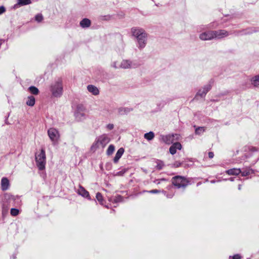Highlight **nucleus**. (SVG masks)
Wrapping results in <instances>:
<instances>
[{
  "label": "nucleus",
  "instance_id": "nucleus-1",
  "mask_svg": "<svg viewBox=\"0 0 259 259\" xmlns=\"http://www.w3.org/2000/svg\"><path fill=\"white\" fill-rule=\"evenodd\" d=\"M132 35L136 38L137 47L142 50L144 49L147 42L148 35L145 30L140 27H133L131 29Z\"/></svg>",
  "mask_w": 259,
  "mask_h": 259
},
{
  "label": "nucleus",
  "instance_id": "nucleus-2",
  "mask_svg": "<svg viewBox=\"0 0 259 259\" xmlns=\"http://www.w3.org/2000/svg\"><path fill=\"white\" fill-rule=\"evenodd\" d=\"M50 91L54 97H60L63 94L62 80L58 78L50 86Z\"/></svg>",
  "mask_w": 259,
  "mask_h": 259
},
{
  "label": "nucleus",
  "instance_id": "nucleus-3",
  "mask_svg": "<svg viewBox=\"0 0 259 259\" xmlns=\"http://www.w3.org/2000/svg\"><path fill=\"white\" fill-rule=\"evenodd\" d=\"M110 142V138L107 135L103 134L98 137L91 147L92 150L99 148H104Z\"/></svg>",
  "mask_w": 259,
  "mask_h": 259
},
{
  "label": "nucleus",
  "instance_id": "nucleus-4",
  "mask_svg": "<svg viewBox=\"0 0 259 259\" xmlns=\"http://www.w3.org/2000/svg\"><path fill=\"white\" fill-rule=\"evenodd\" d=\"M35 161L39 170L45 169L46 164V156L44 149H41L39 153H35Z\"/></svg>",
  "mask_w": 259,
  "mask_h": 259
},
{
  "label": "nucleus",
  "instance_id": "nucleus-5",
  "mask_svg": "<svg viewBox=\"0 0 259 259\" xmlns=\"http://www.w3.org/2000/svg\"><path fill=\"white\" fill-rule=\"evenodd\" d=\"M48 135L53 145H56L58 144L60 135L57 129L54 127L49 128L48 130Z\"/></svg>",
  "mask_w": 259,
  "mask_h": 259
},
{
  "label": "nucleus",
  "instance_id": "nucleus-6",
  "mask_svg": "<svg viewBox=\"0 0 259 259\" xmlns=\"http://www.w3.org/2000/svg\"><path fill=\"white\" fill-rule=\"evenodd\" d=\"M172 182L173 185L178 188H185L189 183L186 178L179 176L174 177Z\"/></svg>",
  "mask_w": 259,
  "mask_h": 259
},
{
  "label": "nucleus",
  "instance_id": "nucleus-7",
  "mask_svg": "<svg viewBox=\"0 0 259 259\" xmlns=\"http://www.w3.org/2000/svg\"><path fill=\"white\" fill-rule=\"evenodd\" d=\"M213 81L211 80L197 92L196 96L203 98L205 96L207 92L211 89Z\"/></svg>",
  "mask_w": 259,
  "mask_h": 259
},
{
  "label": "nucleus",
  "instance_id": "nucleus-8",
  "mask_svg": "<svg viewBox=\"0 0 259 259\" xmlns=\"http://www.w3.org/2000/svg\"><path fill=\"white\" fill-rule=\"evenodd\" d=\"M138 66L137 64L128 60H123L119 65V67L122 69L135 68Z\"/></svg>",
  "mask_w": 259,
  "mask_h": 259
},
{
  "label": "nucleus",
  "instance_id": "nucleus-9",
  "mask_svg": "<svg viewBox=\"0 0 259 259\" xmlns=\"http://www.w3.org/2000/svg\"><path fill=\"white\" fill-rule=\"evenodd\" d=\"M199 38L202 40H209L213 38V31H205L200 34Z\"/></svg>",
  "mask_w": 259,
  "mask_h": 259
},
{
  "label": "nucleus",
  "instance_id": "nucleus-10",
  "mask_svg": "<svg viewBox=\"0 0 259 259\" xmlns=\"http://www.w3.org/2000/svg\"><path fill=\"white\" fill-rule=\"evenodd\" d=\"M213 31V38L221 39L228 36L229 33L225 30H219Z\"/></svg>",
  "mask_w": 259,
  "mask_h": 259
},
{
  "label": "nucleus",
  "instance_id": "nucleus-11",
  "mask_svg": "<svg viewBox=\"0 0 259 259\" xmlns=\"http://www.w3.org/2000/svg\"><path fill=\"white\" fill-rule=\"evenodd\" d=\"M182 148V145L179 142H176L169 148V152L171 154L174 155L176 153L177 150H181Z\"/></svg>",
  "mask_w": 259,
  "mask_h": 259
},
{
  "label": "nucleus",
  "instance_id": "nucleus-12",
  "mask_svg": "<svg viewBox=\"0 0 259 259\" xmlns=\"http://www.w3.org/2000/svg\"><path fill=\"white\" fill-rule=\"evenodd\" d=\"M174 135H168L163 136L162 137V141L166 144L169 145L172 143L175 140H178L179 139H174Z\"/></svg>",
  "mask_w": 259,
  "mask_h": 259
},
{
  "label": "nucleus",
  "instance_id": "nucleus-13",
  "mask_svg": "<svg viewBox=\"0 0 259 259\" xmlns=\"http://www.w3.org/2000/svg\"><path fill=\"white\" fill-rule=\"evenodd\" d=\"M77 192L79 195L82 196V197L87 198L89 200L91 199L89 193L82 186H79Z\"/></svg>",
  "mask_w": 259,
  "mask_h": 259
},
{
  "label": "nucleus",
  "instance_id": "nucleus-14",
  "mask_svg": "<svg viewBox=\"0 0 259 259\" xmlns=\"http://www.w3.org/2000/svg\"><path fill=\"white\" fill-rule=\"evenodd\" d=\"M1 189L3 191L7 190L10 187V182L9 180L5 177H4L1 180Z\"/></svg>",
  "mask_w": 259,
  "mask_h": 259
},
{
  "label": "nucleus",
  "instance_id": "nucleus-15",
  "mask_svg": "<svg viewBox=\"0 0 259 259\" xmlns=\"http://www.w3.org/2000/svg\"><path fill=\"white\" fill-rule=\"evenodd\" d=\"M74 115L76 119L78 121H82L86 118L85 113L82 111H79V109L75 112Z\"/></svg>",
  "mask_w": 259,
  "mask_h": 259
},
{
  "label": "nucleus",
  "instance_id": "nucleus-16",
  "mask_svg": "<svg viewBox=\"0 0 259 259\" xmlns=\"http://www.w3.org/2000/svg\"><path fill=\"white\" fill-rule=\"evenodd\" d=\"M88 91L94 95H98L99 94L98 89L94 85H88L87 87Z\"/></svg>",
  "mask_w": 259,
  "mask_h": 259
},
{
  "label": "nucleus",
  "instance_id": "nucleus-17",
  "mask_svg": "<svg viewBox=\"0 0 259 259\" xmlns=\"http://www.w3.org/2000/svg\"><path fill=\"white\" fill-rule=\"evenodd\" d=\"M124 152V150L123 148H120L117 150L113 159V161L115 163H117L119 159L123 155Z\"/></svg>",
  "mask_w": 259,
  "mask_h": 259
},
{
  "label": "nucleus",
  "instance_id": "nucleus-18",
  "mask_svg": "<svg viewBox=\"0 0 259 259\" xmlns=\"http://www.w3.org/2000/svg\"><path fill=\"white\" fill-rule=\"evenodd\" d=\"M226 173L229 175H238L241 173V170L240 168H232L226 170Z\"/></svg>",
  "mask_w": 259,
  "mask_h": 259
},
{
  "label": "nucleus",
  "instance_id": "nucleus-19",
  "mask_svg": "<svg viewBox=\"0 0 259 259\" xmlns=\"http://www.w3.org/2000/svg\"><path fill=\"white\" fill-rule=\"evenodd\" d=\"M91 23V21L89 19L84 18L80 22V25L82 28H87L90 26Z\"/></svg>",
  "mask_w": 259,
  "mask_h": 259
},
{
  "label": "nucleus",
  "instance_id": "nucleus-20",
  "mask_svg": "<svg viewBox=\"0 0 259 259\" xmlns=\"http://www.w3.org/2000/svg\"><path fill=\"white\" fill-rule=\"evenodd\" d=\"M30 0H17V3L15 5V7L17 8L18 6H22L27 5L31 4Z\"/></svg>",
  "mask_w": 259,
  "mask_h": 259
},
{
  "label": "nucleus",
  "instance_id": "nucleus-21",
  "mask_svg": "<svg viewBox=\"0 0 259 259\" xmlns=\"http://www.w3.org/2000/svg\"><path fill=\"white\" fill-rule=\"evenodd\" d=\"M35 100L33 96H30L28 97L26 104L29 106H33L35 104Z\"/></svg>",
  "mask_w": 259,
  "mask_h": 259
},
{
  "label": "nucleus",
  "instance_id": "nucleus-22",
  "mask_svg": "<svg viewBox=\"0 0 259 259\" xmlns=\"http://www.w3.org/2000/svg\"><path fill=\"white\" fill-rule=\"evenodd\" d=\"M251 84L256 87H259V74L253 77L251 79Z\"/></svg>",
  "mask_w": 259,
  "mask_h": 259
},
{
  "label": "nucleus",
  "instance_id": "nucleus-23",
  "mask_svg": "<svg viewBox=\"0 0 259 259\" xmlns=\"http://www.w3.org/2000/svg\"><path fill=\"white\" fill-rule=\"evenodd\" d=\"M28 90L32 94L34 95H37L39 93L38 89L34 86H31L29 87Z\"/></svg>",
  "mask_w": 259,
  "mask_h": 259
},
{
  "label": "nucleus",
  "instance_id": "nucleus-24",
  "mask_svg": "<svg viewBox=\"0 0 259 259\" xmlns=\"http://www.w3.org/2000/svg\"><path fill=\"white\" fill-rule=\"evenodd\" d=\"M144 138L148 141L152 140L154 137V134L153 132L146 133L144 136Z\"/></svg>",
  "mask_w": 259,
  "mask_h": 259
},
{
  "label": "nucleus",
  "instance_id": "nucleus-25",
  "mask_svg": "<svg viewBox=\"0 0 259 259\" xmlns=\"http://www.w3.org/2000/svg\"><path fill=\"white\" fill-rule=\"evenodd\" d=\"M253 172V170L250 168H246L243 171H241V175L243 177L248 176Z\"/></svg>",
  "mask_w": 259,
  "mask_h": 259
},
{
  "label": "nucleus",
  "instance_id": "nucleus-26",
  "mask_svg": "<svg viewBox=\"0 0 259 259\" xmlns=\"http://www.w3.org/2000/svg\"><path fill=\"white\" fill-rule=\"evenodd\" d=\"M109 200L111 202H112L113 203H117V202L122 201L123 198L121 196L118 195V196H115L113 199L111 198H110L109 199Z\"/></svg>",
  "mask_w": 259,
  "mask_h": 259
},
{
  "label": "nucleus",
  "instance_id": "nucleus-27",
  "mask_svg": "<svg viewBox=\"0 0 259 259\" xmlns=\"http://www.w3.org/2000/svg\"><path fill=\"white\" fill-rule=\"evenodd\" d=\"M155 162L156 163V167L157 169H161L163 168V167L164 166V164L163 162L160 160H156L155 161Z\"/></svg>",
  "mask_w": 259,
  "mask_h": 259
},
{
  "label": "nucleus",
  "instance_id": "nucleus-28",
  "mask_svg": "<svg viewBox=\"0 0 259 259\" xmlns=\"http://www.w3.org/2000/svg\"><path fill=\"white\" fill-rule=\"evenodd\" d=\"M96 199L98 200V201L100 202V203L101 205L104 204L103 196L100 193L98 192L96 194Z\"/></svg>",
  "mask_w": 259,
  "mask_h": 259
},
{
  "label": "nucleus",
  "instance_id": "nucleus-29",
  "mask_svg": "<svg viewBox=\"0 0 259 259\" xmlns=\"http://www.w3.org/2000/svg\"><path fill=\"white\" fill-rule=\"evenodd\" d=\"M115 148L113 145H109L107 150V154L108 155L112 154Z\"/></svg>",
  "mask_w": 259,
  "mask_h": 259
},
{
  "label": "nucleus",
  "instance_id": "nucleus-30",
  "mask_svg": "<svg viewBox=\"0 0 259 259\" xmlns=\"http://www.w3.org/2000/svg\"><path fill=\"white\" fill-rule=\"evenodd\" d=\"M205 129L204 127H198L195 130V134L197 135H201L203 133Z\"/></svg>",
  "mask_w": 259,
  "mask_h": 259
},
{
  "label": "nucleus",
  "instance_id": "nucleus-31",
  "mask_svg": "<svg viewBox=\"0 0 259 259\" xmlns=\"http://www.w3.org/2000/svg\"><path fill=\"white\" fill-rule=\"evenodd\" d=\"M130 111V109L128 108H120L118 109V112L120 114H124L128 113Z\"/></svg>",
  "mask_w": 259,
  "mask_h": 259
},
{
  "label": "nucleus",
  "instance_id": "nucleus-32",
  "mask_svg": "<svg viewBox=\"0 0 259 259\" xmlns=\"http://www.w3.org/2000/svg\"><path fill=\"white\" fill-rule=\"evenodd\" d=\"M256 30L252 29H248L240 32L241 34H248L251 33L253 32H256Z\"/></svg>",
  "mask_w": 259,
  "mask_h": 259
},
{
  "label": "nucleus",
  "instance_id": "nucleus-33",
  "mask_svg": "<svg viewBox=\"0 0 259 259\" xmlns=\"http://www.w3.org/2000/svg\"><path fill=\"white\" fill-rule=\"evenodd\" d=\"M10 212L12 215L16 216L19 214V210L16 208H12Z\"/></svg>",
  "mask_w": 259,
  "mask_h": 259
},
{
  "label": "nucleus",
  "instance_id": "nucleus-34",
  "mask_svg": "<svg viewBox=\"0 0 259 259\" xmlns=\"http://www.w3.org/2000/svg\"><path fill=\"white\" fill-rule=\"evenodd\" d=\"M35 19L38 22H40L42 20L43 17L41 14H38L35 16Z\"/></svg>",
  "mask_w": 259,
  "mask_h": 259
},
{
  "label": "nucleus",
  "instance_id": "nucleus-35",
  "mask_svg": "<svg viewBox=\"0 0 259 259\" xmlns=\"http://www.w3.org/2000/svg\"><path fill=\"white\" fill-rule=\"evenodd\" d=\"M114 127V125L112 123H109L106 125V128L107 131H111Z\"/></svg>",
  "mask_w": 259,
  "mask_h": 259
},
{
  "label": "nucleus",
  "instance_id": "nucleus-36",
  "mask_svg": "<svg viewBox=\"0 0 259 259\" xmlns=\"http://www.w3.org/2000/svg\"><path fill=\"white\" fill-rule=\"evenodd\" d=\"M166 181V179H158V180H155L154 181V183L158 185L160 183V182L161 181Z\"/></svg>",
  "mask_w": 259,
  "mask_h": 259
},
{
  "label": "nucleus",
  "instance_id": "nucleus-37",
  "mask_svg": "<svg viewBox=\"0 0 259 259\" xmlns=\"http://www.w3.org/2000/svg\"><path fill=\"white\" fill-rule=\"evenodd\" d=\"M125 172H126V170L123 169L120 171L117 172L116 174H115V176H122Z\"/></svg>",
  "mask_w": 259,
  "mask_h": 259
},
{
  "label": "nucleus",
  "instance_id": "nucleus-38",
  "mask_svg": "<svg viewBox=\"0 0 259 259\" xmlns=\"http://www.w3.org/2000/svg\"><path fill=\"white\" fill-rule=\"evenodd\" d=\"M111 66L115 69L120 68V67H119V65H117L116 62H112V63L111 64Z\"/></svg>",
  "mask_w": 259,
  "mask_h": 259
},
{
  "label": "nucleus",
  "instance_id": "nucleus-39",
  "mask_svg": "<svg viewBox=\"0 0 259 259\" xmlns=\"http://www.w3.org/2000/svg\"><path fill=\"white\" fill-rule=\"evenodd\" d=\"M231 257H232V259H241V256L238 254H236L233 256H230V258Z\"/></svg>",
  "mask_w": 259,
  "mask_h": 259
},
{
  "label": "nucleus",
  "instance_id": "nucleus-40",
  "mask_svg": "<svg viewBox=\"0 0 259 259\" xmlns=\"http://www.w3.org/2000/svg\"><path fill=\"white\" fill-rule=\"evenodd\" d=\"M162 192L165 195H166V196L167 197V198H171L173 197L174 196V194H166V192L164 191H162Z\"/></svg>",
  "mask_w": 259,
  "mask_h": 259
},
{
  "label": "nucleus",
  "instance_id": "nucleus-41",
  "mask_svg": "<svg viewBox=\"0 0 259 259\" xmlns=\"http://www.w3.org/2000/svg\"><path fill=\"white\" fill-rule=\"evenodd\" d=\"M147 192L148 193H158L160 192V191L159 190H156V189H155V190H150V191H147Z\"/></svg>",
  "mask_w": 259,
  "mask_h": 259
},
{
  "label": "nucleus",
  "instance_id": "nucleus-42",
  "mask_svg": "<svg viewBox=\"0 0 259 259\" xmlns=\"http://www.w3.org/2000/svg\"><path fill=\"white\" fill-rule=\"evenodd\" d=\"M5 7L3 6H1L0 7V14H3V13L5 12Z\"/></svg>",
  "mask_w": 259,
  "mask_h": 259
},
{
  "label": "nucleus",
  "instance_id": "nucleus-43",
  "mask_svg": "<svg viewBox=\"0 0 259 259\" xmlns=\"http://www.w3.org/2000/svg\"><path fill=\"white\" fill-rule=\"evenodd\" d=\"M214 156V154L212 152H208V157L210 158H212Z\"/></svg>",
  "mask_w": 259,
  "mask_h": 259
},
{
  "label": "nucleus",
  "instance_id": "nucleus-44",
  "mask_svg": "<svg viewBox=\"0 0 259 259\" xmlns=\"http://www.w3.org/2000/svg\"><path fill=\"white\" fill-rule=\"evenodd\" d=\"M174 166H176V167H179V166H180L181 165V163H177L176 162V163H175L174 164Z\"/></svg>",
  "mask_w": 259,
  "mask_h": 259
},
{
  "label": "nucleus",
  "instance_id": "nucleus-45",
  "mask_svg": "<svg viewBox=\"0 0 259 259\" xmlns=\"http://www.w3.org/2000/svg\"><path fill=\"white\" fill-rule=\"evenodd\" d=\"M229 180L231 181H234V179L233 178H231L229 179Z\"/></svg>",
  "mask_w": 259,
  "mask_h": 259
},
{
  "label": "nucleus",
  "instance_id": "nucleus-46",
  "mask_svg": "<svg viewBox=\"0 0 259 259\" xmlns=\"http://www.w3.org/2000/svg\"><path fill=\"white\" fill-rule=\"evenodd\" d=\"M238 189H239V190H240V189H241V185H239Z\"/></svg>",
  "mask_w": 259,
  "mask_h": 259
},
{
  "label": "nucleus",
  "instance_id": "nucleus-47",
  "mask_svg": "<svg viewBox=\"0 0 259 259\" xmlns=\"http://www.w3.org/2000/svg\"><path fill=\"white\" fill-rule=\"evenodd\" d=\"M17 198L18 200L19 199V197H17Z\"/></svg>",
  "mask_w": 259,
  "mask_h": 259
}]
</instances>
